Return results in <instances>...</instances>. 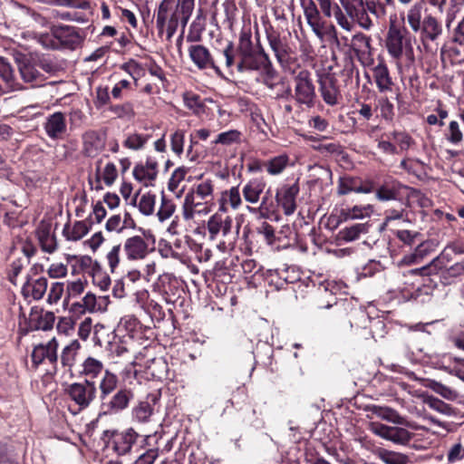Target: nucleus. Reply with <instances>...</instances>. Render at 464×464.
Instances as JSON below:
<instances>
[{"mask_svg": "<svg viewBox=\"0 0 464 464\" xmlns=\"http://www.w3.org/2000/svg\"><path fill=\"white\" fill-rule=\"evenodd\" d=\"M214 183L210 179H201L186 193L182 204V216L185 220H191L196 215L205 216L211 211Z\"/></svg>", "mask_w": 464, "mask_h": 464, "instance_id": "obj_1", "label": "nucleus"}, {"mask_svg": "<svg viewBox=\"0 0 464 464\" xmlns=\"http://www.w3.org/2000/svg\"><path fill=\"white\" fill-rule=\"evenodd\" d=\"M423 6L416 3L407 12L406 20L414 33L420 34L421 44L426 46L430 42L437 41L442 34V25L432 14H426L422 18Z\"/></svg>", "mask_w": 464, "mask_h": 464, "instance_id": "obj_2", "label": "nucleus"}, {"mask_svg": "<svg viewBox=\"0 0 464 464\" xmlns=\"http://www.w3.org/2000/svg\"><path fill=\"white\" fill-rule=\"evenodd\" d=\"M195 0H179L175 10L171 15L168 16V12L170 10L175 0H162L159 6L157 14V24L163 27L168 24L169 34L171 35L177 29L179 23L185 27L191 16L194 9Z\"/></svg>", "mask_w": 464, "mask_h": 464, "instance_id": "obj_3", "label": "nucleus"}, {"mask_svg": "<svg viewBox=\"0 0 464 464\" xmlns=\"http://www.w3.org/2000/svg\"><path fill=\"white\" fill-rule=\"evenodd\" d=\"M385 47L390 56L399 62L402 56L413 62L414 53L411 39L407 30L391 24L385 39Z\"/></svg>", "mask_w": 464, "mask_h": 464, "instance_id": "obj_4", "label": "nucleus"}, {"mask_svg": "<svg viewBox=\"0 0 464 464\" xmlns=\"http://www.w3.org/2000/svg\"><path fill=\"white\" fill-rule=\"evenodd\" d=\"M51 34H42L40 43L46 48L75 49L82 42L77 29L69 25L53 26Z\"/></svg>", "mask_w": 464, "mask_h": 464, "instance_id": "obj_5", "label": "nucleus"}, {"mask_svg": "<svg viewBox=\"0 0 464 464\" xmlns=\"http://www.w3.org/2000/svg\"><path fill=\"white\" fill-rule=\"evenodd\" d=\"M404 425L388 426L382 422L372 421L369 430L376 436L392 441L396 445L405 446L410 443L413 433L403 427Z\"/></svg>", "mask_w": 464, "mask_h": 464, "instance_id": "obj_6", "label": "nucleus"}, {"mask_svg": "<svg viewBox=\"0 0 464 464\" xmlns=\"http://www.w3.org/2000/svg\"><path fill=\"white\" fill-rule=\"evenodd\" d=\"M315 97L311 73L306 70L300 71L295 77L294 99L300 106L312 108L314 105Z\"/></svg>", "mask_w": 464, "mask_h": 464, "instance_id": "obj_7", "label": "nucleus"}, {"mask_svg": "<svg viewBox=\"0 0 464 464\" xmlns=\"http://www.w3.org/2000/svg\"><path fill=\"white\" fill-rule=\"evenodd\" d=\"M68 397L78 406L84 410L96 398L97 387L93 381L85 380L82 382H73L66 390Z\"/></svg>", "mask_w": 464, "mask_h": 464, "instance_id": "obj_8", "label": "nucleus"}, {"mask_svg": "<svg viewBox=\"0 0 464 464\" xmlns=\"http://www.w3.org/2000/svg\"><path fill=\"white\" fill-rule=\"evenodd\" d=\"M233 218L228 213L218 210L207 221L206 229L210 240H218L220 237H228L232 233Z\"/></svg>", "mask_w": 464, "mask_h": 464, "instance_id": "obj_9", "label": "nucleus"}, {"mask_svg": "<svg viewBox=\"0 0 464 464\" xmlns=\"http://www.w3.org/2000/svg\"><path fill=\"white\" fill-rule=\"evenodd\" d=\"M272 64L267 53L264 49L252 51L239 55V61L237 63V69L239 72L250 71H264Z\"/></svg>", "mask_w": 464, "mask_h": 464, "instance_id": "obj_10", "label": "nucleus"}, {"mask_svg": "<svg viewBox=\"0 0 464 464\" xmlns=\"http://www.w3.org/2000/svg\"><path fill=\"white\" fill-rule=\"evenodd\" d=\"M59 343L55 337H53L46 343H40L34 346L32 352V361L34 365L49 363L56 371Z\"/></svg>", "mask_w": 464, "mask_h": 464, "instance_id": "obj_11", "label": "nucleus"}, {"mask_svg": "<svg viewBox=\"0 0 464 464\" xmlns=\"http://www.w3.org/2000/svg\"><path fill=\"white\" fill-rule=\"evenodd\" d=\"M17 63L21 78L24 82L34 87L41 85L46 80V76L33 57L24 56L17 60Z\"/></svg>", "mask_w": 464, "mask_h": 464, "instance_id": "obj_12", "label": "nucleus"}, {"mask_svg": "<svg viewBox=\"0 0 464 464\" xmlns=\"http://www.w3.org/2000/svg\"><path fill=\"white\" fill-rule=\"evenodd\" d=\"M159 173L158 161L148 157L144 162L136 164L132 169V175L138 182L145 187L153 186Z\"/></svg>", "mask_w": 464, "mask_h": 464, "instance_id": "obj_13", "label": "nucleus"}, {"mask_svg": "<svg viewBox=\"0 0 464 464\" xmlns=\"http://www.w3.org/2000/svg\"><path fill=\"white\" fill-rule=\"evenodd\" d=\"M123 251L128 260L140 261L145 259L151 249L144 237L132 236L125 239Z\"/></svg>", "mask_w": 464, "mask_h": 464, "instance_id": "obj_14", "label": "nucleus"}, {"mask_svg": "<svg viewBox=\"0 0 464 464\" xmlns=\"http://www.w3.org/2000/svg\"><path fill=\"white\" fill-rule=\"evenodd\" d=\"M188 55L192 63L199 70L212 69L216 73L221 72L209 50L202 44H194L188 47Z\"/></svg>", "mask_w": 464, "mask_h": 464, "instance_id": "obj_15", "label": "nucleus"}, {"mask_svg": "<svg viewBox=\"0 0 464 464\" xmlns=\"http://www.w3.org/2000/svg\"><path fill=\"white\" fill-rule=\"evenodd\" d=\"M299 193L297 183L284 185L276 194V199L284 210L285 215L290 216L296 209V197Z\"/></svg>", "mask_w": 464, "mask_h": 464, "instance_id": "obj_16", "label": "nucleus"}, {"mask_svg": "<svg viewBox=\"0 0 464 464\" xmlns=\"http://www.w3.org/2000/svg\"><path fill=\"white\" fill-rule=\"evenodd\" d=\"M134 394L129 388H121L117 391L110 399L109 401L102 404L105 409V413H119L130 405Z\"/></svg>", "mask_w": 464, "mask_h": 464, "instance_id": "obj_17", "label": "nucleus"}, {"mask_svg": "<svg viewBox=\"0 0 464 464\" xmlns=\"http://www.w3.org/2000/svg\"><path fill=\"white\" fill-rule=\"evenodd\" d=\"M302 7L304 9V14L305 20L309 26L312 28V31L318 37L323 36V30L324 27V22L321 16L320 11L314 3V0H304L302 3Z\"/></svg>", "mask_w": 464, "mask_h": 464, "instance_id": "obj_18", "label": "nucleus"}, {"mask_svg": "<svg viewBox=\"0 0 464 464\" xmlns=\"http://www.w3.org/2000/svg\"><path fill=\"white\" fill-rule=\"evenodd\" d=\"M372 77L381 93L392 91L394 82L391 76L390 70L382 58H379L378 63L372 68Z\"/></svg>", "mask_w": 464, "mask_h": 464, "instance_id": "obj_19", "label": "nucleus"}, {"mask_svg": "<svg viewBox=\"0 0 464 464\" xmlns=\"http://www.w3.org/2000/svg\"><path fill=\"white\" fill-rule=\"evenodd\" d=\"M319 85L324 102L330 106L336 105L341 96L334 77L329 74L322 75L319 78Z\"/></svg>", "mask_w": 464, "mask_h": 464, "instance_id": "obj_20", "label": "nucleus"}, {"mask_svg": "<svg viewBox=\"0 0 464 464\" xmlns=\"http://www.w3.org/2000/svg\"><path fill=\"white\" fill-rule=\"evenodd\" d=\"M367 411L371 413V417H376L395 425H408L407 418L389 406L370 405Z\"/></svg>", "mask_w": 464, "mask_h": 464, "instance_id": "obj_21", "label": "nucleus"}, {"mask_svg": "<svg viewBox=\"0 0 464 464\" xmlns=\"http://www.w3.org/2000/svg\"><path fill=\"white\" fill-rule=\"evenodd\" d=\"M138 437V432L132 428H129L121 432H114L113 450L118 455L129 453Z\"/></svg>", "mask_w": 464, "mask_h": 464, "instance_id": "obj_22", "label": "nucleus"}, {"mask_svg": "<svg viewBox=\"0 0 464 464\" xmlns=\"http://www.w3.org/2000/svg\"><path fill=\"white\" fill-rule=\"evenodd\" d=\"M218 203V210L226 213H227L229 208L233 210L238 209L243 203L238 186L223 190L220 193Z\"/></svg>", "mask_w": 464, "mask_h": 464, "instance_id": "obj_23", "label": "nucleus"}, {"mask_svg": "<svg viewBox=\"0 0 464 464\" xmlns=\"http://www.w3.org/2000/svg\"><path fill=\"white\" fill-rule=\"evenodd\" d=\"M47 136L51 139H60L66 131V122L63 113L57 111L46 118L44 124Z\"/></svg>", "mask_w": 464, "mask_h": 464, "instance_id": "obj_24", "label": "nucleus"}, {"mask_svg": "<svg viewBox=\"0 0 464 464\" xmlns=\"http://www.w3.org/2000/svg\"><path fill=\"white\" fill-rule=\"evenodd\" d=\"M82 151L85 156L91 158L99 155L105 146L104 138L94 130L85 132L82 136Z\"/></svg>", "mask_w": 464, "mask_h": 464, "instance_id": "obj_25", "label": "nucleus"}, {"mask_svg": "<svg viewBox=\"0 0 464 464\" xmlns=\"http://www.w3.org/2000/svg\"><path fill=\"white\" fill-rule=\"evenodd\" d=\"M266 187V182L262 178L249 179L242 188L244 199L250 204L258 203Z\"/></svg>", "mask_w": 464, "mask_h": 464, "instance_id": "obj_26", "label": "nucleus"}, {"mask_svg": "<svg viewBox=\"0 0 464 464\" xmlns=\"http://www.w3.org/2000/svg\"><path fill=\"white\" fill-rule=\"evenodd\" d=\"M0 77L4 82L2 86L6 92L24 89L23 85L14 78L10 63L3 57H0Z\"/></svg>", "mask_w": 464, "mask_h": 464, "instance_id": "obj_27", "label": "nucleus"}, {"mask_svg": "<svg viewBox=\"0 0 464 464\" xmlns=\"http://www.w3.org/2000/svg\"><path fill=\"white\" fill-rule=\"evenodd\" d=\"M36 236L44 252L52 254L57 249L56 237L52 233L50 226L45 224L40 225L36 230Z\"/></svg>", "mask_w": 464, "mask_h": 464, "instance_id": "obj_28", "label": "nucleus"}, {"mask_svg": "<svg viewBox=\"0 0 464 464\" xmlns=\"http://www.w3.org/2000/svg\"><path fill=\"white\" fill-rule=\"evenodd\" d=\"M105 370L102 361L92 356H88L81 364L80 374L84 376L85 380L93 381L100 375H102Z\"/></svg>", "mask_w": 464, "mask_h": 464, "instance_id": "obj_29", "label": "nucleus"}, {"mask_svg": "<svg viewBox=\"0 0 464 464\" xmlns=\"http://www.w3.org/2000/svg\"><path fill=\"white\" fill-rule=\"evenodd\" d=\"M119 382L118 376L106 369L102 375L99 382L100 398L103 401L111 394L117 388Z\"/></svg>", "mask_w": 464, "mask_h": 464, "instance_id": "obj_30", "label": "nucleus"}, {"mask_svg": "<svg viewBox=\"0 0 464 464\" xmlns=\"http://www.w3.org/2000/svg\"><path fill=\"white\" fill-rule=\"evenodd\" d=\"M81 347L82 345L78 340H72L63 348L60 356L63 367L71 369L75 364Z\"/></svg>", "mask_w": 464, "mask_h": 464, "instance_id": "obj_31", "label": "nucleus"}, {"mask_svg": "<svg viewBox=\"0 0 464 464\" xmlns=\"http://www.w3.org/2000/svg\"><path fill=\"white\" fill-rule=\"evenodd\" d=\"M90 230V225L86 221H76L72 226L65 225L63 235L69 241H78L85 237Z\"/></svg>", "mask_w": 464, "mask_h": 464, "instance_id": "obj_32", "label": "nucleus"}, {"mask_svg": "<svg viewBox=\"0 0 464 464\" xmlns=\"http://www.w3.org/2000/svg\"><path fill=\"white\" fill-rule=\"evenodd\" d=\"M368 231L369 225L367 223H358L341 229L339 237L346 242H352L358 239L362 234L368 233Z\"/></svg>", "mask_w": 464, "mask_h": 464, "instance_id": "obj_33", "label": "nucleus"}, {"mask_svg": "<svg viewBox=\"0 0 464 464\" xmlns=\"http://www.w3.org/2000/svg\"><path fill=\"white\" fill-rule=\"evenodd\" d=\"M268 44L271 50L275 53L279 63H283L286 56V45L281 40V37L276 32H270L266 34Z\"/></svg>", "mask_w": 464, "mask_h": 464, "instance_id": "obj_34", "label": "nucleus"}, {"mask_svg": "<svg viewBox=\"0 0 464 464\" xmlns=\"http://www.w3.org/2000/svg\"><path fill=\"white\" fill-rule=\"evenodd\" d=\"M289 163V157L286 154L276 156L266 161L264 166L268 174L276 176L281 174Z\"/></svg>", "mask_w": 464, "mask_h": 464, "instance_id": "obj_35", "label": "nucleus"}, {"mask_svg": "<svg viewBox=\"0 0 464 464\" xmlns=\"http://www.w3.org/2000/svg\"><path fill=\"white\" fill-rule=\"evenodd\" d=\"M153 413V407L148 401H140L131 411L132 420L139 423H147Z\"/></svg>", "mask_w": 464, "mask_h": 464, "instance_id": "obj_36", "label": "nucleus"}, {"mask_svg": "<svg viewBox=\"0 0 464 464\" xmlns=\"http://www.w3.org/2000/svg\"><path fill=\"white\" fill-rule=\"evenodd\" d=\"M47 279L45 277H39L32 283H27L24 286V292L32 295L34 300H40L47 290Z\"/></svg>", "mask_w": 464, "mask_h": 464, "instance_id": "obj_37", "label": "nucleus"}, {"mask_svg": "<svg viewBox=\"0 0 464 464\" xmlns=\"http://www.w3.org/2000/svg\"><path fill=\"white\" fill-rule=\"evenodd\" d=\"M150 139V136L149 134L139 132L129 133L123 141V146L129 150H139L143 149Z\"/></svg>", "mask_w": 464, "mask_h": 464, "instance_id": "obj_38", "label": "nucleus"}, {"mask_svg": "<svg viewBox=\"0 0 464 464\" xmlns=\"http://www.w3.org/2000/svg\"><path fill=\"white\" fill-rule=\"evenodd\" d=\"M373 212V207L370 204L365 206H353V208L343 210V216L345 220L363 219L371 217Z\"/></svg>", "mask_w": 464, "mask_h": 464, "instance_id": "obj_39", "label": "nucleus"}, {"mask_svg": "<svg viewBox=\"0 0 464 464\" xmlns=\"http://www.w3.org/2000/svg\"><path fill=\"white\" fill-rule=\"evenodd\" d=\"M121 68L131 76L136 86L140 78L145 75L146 72V63H141L133 59L123 63Z\"/></svg>", "mask_w": 464, "mask_h": 464, "instance_id": "obj_40", "label": "nucleus"}, {"mask_svg": "<svg viewBox=\"0 0 464 464\" xmlns=\"http://www.w3.org/2000/svg\"><path fill=\"white\" fill-rule=\"evenodd\" d=\"M243 134L237 130H229L219 133L216 140L213 141L214 144H221L224 146H230L233 144H239L242 142Z\"/></svg>", "mask_w": 464, "mask_h": 464, "instance_id": "obj_41", "label": "nucleus"}, {"mask_svg": "<svg viewBox=\"0 0 464 464\" xmlns=\"http://www.w3.org/2000/svg\"><path fill=\"white\" fill-rule=\"evenodd\" d=\"M176 211V205L172 201L166 198L164 195L161 196L160 198V206L156 213V216L160 222L163 223L166 220L169 219Z\"/></svg>", "mask_w": 464, "mask_h": 464, "instance_id": "obj_42", "label": "nucleus"}, {"mask_svg": "<svg viewBox=\"0 0 464 464\" xmlns=\"http://www.w3.org/2000/svg\"><path fill=\"white\" fill-rule=\"evenodd\" d=\"M377 455L386 464H407L408 457L402 453L380 449Z\"/></svg>", "mask_w": 464, "mask_h": 464, "instance_id": "obj_43", "label": "nucleus"}, {"mask_svg": "<svg viewBox=\"0 0 464 464\" xmlns=\"http://www.w3.org/2000/svg\"><path fill=\"white\" fill-rule=\"evenodd\" d=\"M147 368L153 378L163 379L167 376L168 363L162 357L151 360Z\"/></svg>", "mask_w": 464, "mask_h": 464, "instance_id": "obj_44", "label": "nucleus"}, {"mask_svg": "<svg viewBox=\"0 0 464 464\" xmlns=\"http://www.w3.org/2000/svg\"><path fill=\"white\" fill-rule=\"evenodd\" d=\"M156 196L152 193L142 194L138 202V208L144 216H150L154 213Z\"/></svg>", "mask_w": 464, "mask_h": 464, "instance_id": "obj_45", "label": "nucleus"}, {"mask_svg": "<svg viewBox=\"0 0 464 464\" xmlns=\"http://www.w3.org/2000/svg\"><path fill=\"white\" fill-rule=\"evenodd\" d=\"M55 315L53 312H41L35 318V328L37 330L48 331L53 326Z\"/></svg>", "mask_w": 464, "mask_h": 464, "instance_id": "obj_46", "label": "nucleus"}, {"mask_svg": "<svg viewBox=\"0 0 464 464\" xmlns=\"http://www.w3.org/2000/svg\"><path fill=\"white\" fill-rule=\"evenodd\" d=\"M390 135L392 139L395 141V145L399 150V153L401 151L409 150L410 147L413 144L412 138L405 131L394 130Z\"/></svg>", "mask_w": 464, "mask_h": 464, "instance_id": "obj_47", "label": "nucleus"}, {"mask_svg": "<svg viewBox=\"0 0 464 464\" xmlns=\"http://www.w3.org/2000/svg\"><path fill=\"white\" fill-rule=\"evenodd\" d=\"M358 179L353 177H342L338 180L337 194L340 196L349 194L351 192L357 193Z\"/></svg>", "mask_w": 464, "mask_h": 464, "instance_id": "obj_48", "label": "nucleus"}, {"mask_svg": "<svg viewBox=\"0 0 464 464\" xmlns=\"http://www.w3.org/2000/svg\"><path fill=\"white\" fill-rule=\"evenodd\" d=\"M86 281L82 279H77L75 281H70L66 285V293L64 301L66 304L69 302L71 298H75L83 293L85 288Z\"/></svg>", "mask_w": 464, "mask_h": 464, "instance_id": "obj_49", "label": "nucleus"}, {"mask_svg": "<svg viewBox=\"0 0 464 464\" xmlns=\"http://www.w3.org/2000/svg\"><path fill=\"white\" fill-rule=\"evenodd\" d=\"M121 244H117L112 246L106 254V261L109 266L110 271L113 274L115 273L117 267L121 262Z\"/></svg>", "mask_w": 464, "mask_h": 464, "instance_id": "obj_50", "label": "nucleus"}, {"mask_svg": "<svg viewBox=\"0 0 464 464\" xmlns=\"http://www.w3.org/2000/svg\"><path fill=\"white\" fill-rule=\"evenodd\" d=\"M184 142H185V130H176L170 135V148H171V150L178 157H180L183 154Z\"/></svg>", "mask_w": 464, "mask_h": 464, "instance_id": "obj_51", "label": "nucleus"}, {"mask_svg": "<svg viewBox=\"0 0 464 464\" xmlns=\"http://www.w3.org/2000/svg\"><path fill=\"white\" fill-rule=\"evenodd\" d=\"M440 270V277L446 284H450V279L464 276V261L455 263L450 267L445 269L441 268Z\"/></svg>", "mask_w": 464, "mask_h": 464, "instance_id": "obj_52", "label": "nucleus"}, {"mask_svg": "<svg viewBox=\"0 0 464 464\" xmlns=\"http://www.w3.org/2000/svg\"><path fill=\"white\" fill-rule=\"evenodd\" d=\"M237 49L239 55L255 50L252 44L251 32L249 30H242L240 32Z\"/></svg>", "mask_w": 464, "mask_h": 464, "instance_id": "obj_53", "label": "nucleus"}, {"mask_svg": "<svg viewBox=\"0 0 464 464\" xmlns=\"http://www.w3.org/2000/svg\"><path fill=\"white\" fill-rule=\"evenodd\" d=\"M430 388L447 400H455L457 398V392L441 382L431 381Z\"/></svg>", "mask_w": 464, "mask_h": 464, "instance_id": "obj_54", "label": "nucleus"}, {"mask_svg": "<svg viewBox=\"0 0 464 464\" xmlns=\"http://www.w3.org/2000/svg\"><path fill=\"white\" fill-rule=\"evenodd\" d=\"M64 293V285L61 282L52 284L48 295L47 303L51 305L56 304L62 298Z\"/></svg>", "mask_w": 464, "mask_h": 464, "instance_id": "obj_55", "label": "nucleus"}, {"mask_svg": "<svg viewBox=\"0 0 464 464\" xmlns=\"http://www.w3.org/2000/svg\"><path fill=\"white\" fill-rule=\"evenodd\" d=\"M110 111L118 118L130 119L134 116L133 106L130 102L111 106Z\"/></svg>", "mask_w": 464, "mask_h": 464, "instance_id": "obj_56", "label": "nucleus"}, {"mask_svg": "<svg viewBox=\"0 0 464 464\" xmlns=\"http://www.w3.org/2000/svg\"><path fill=\"white\" fill-rule=\"evenodd\" d=\"M75 322L72 317H60L56 325L57 332L65 336L71 335L74 331Z\"/></svg>", "mask_w": 464, "mask_h": 464, "instance_id": "obj_57", "label": "nucleus"}, {"mask_svg": "<svg viewBox=\"0 0 464 464\" xmlns=\"http://www.w3.org/2000/svg\"><path fill=\"white\" fill-rule=\"evenodd\" d=\"M118 177L117 168L114 163L108 162L101 172V178L107 186L114 183Z\"/></svg>", "mask_w": 464, "mask_h": 464, "instance_id": "obj_58", "label": "nucleus"}, {"mask_svg": "<svg viewBox=\"0 0 464 464\" xmlns=\"http://www.w3.org/2000/svg\"><path fill=\"white\" fill-rule=\"evenodd\" d=\"M446 138L452 144H459L462 141L463 134L460 130L459 124L456 121L450 122Z\"/></svg>", "mask_w": 464, "mask_h": 464, "instance_id": "obj_59", "label": "nucleus"}, {"mask_svg": "<svg viewBox=\"0 0 464 464\" xmlns=\"http://www.w3.org/2000/svg\"><path fill=\"white\" fill-rule=\"evenodd\" d=\"M464 459V444L459 442L454 443L448 450L447 459L449 463H456Z\"/></svg>", "mask_w": 464, "mask_h": 464, "instance_id": "obj_60", "label": "nucleus"}, {"mask_svg": "<svg viewBox=\"0 0 464 464\" xmlns=\"http://www.w3.org/2000/svg\"><path fill=\"white\" fill-rule=\"evenodd\" d=\"M366 9L377 19H383L386 16V7L383 3L376 0H368L365 3Z\"/></svg>", "mask_w": 464, "mask_h": 464, "instance_id": "obj_61", "label": "nucleus"}, {"mask_svg": "<svg viewBox=\"0 0 464 464\" xmlns=\"http://www.w3.org/2000/svg\"><path fill=\"white\" fill-rule=\"evenodd\" d=\"M428 405L431 409H433V410L437 411L438 412H440L444 415L451 416L454 414L453 408L439 399L430 398L428 401Z\"/></svg>", "mask_w": 464, "mask_h": 464, "instance_id": "obj_62", "label": "nucleus"}, {"mask_svg": "<svg viewBox=\"0 0 464 464\" xmlns=\"http://www.w3.org/2000/svg\"><path fill=\"white\" fill-rule=\"evenodd\" d=\"M384 135L382 136L380 140H377V148L384 154L387 155H396L399 154V150L397 146L391 142L390 139L391 135H388V140L383 139Z\"/></svg>", "mask_w": 464, "mask_h": 464, "instance_id": "obj_63", "label": "nucleus"}, {"mask_svg": "<svg viewBox=\"0 0 464 464\" xmlns=\"http://www.w3.org/2000/svg\"><path fill=\"white\" fill-rule=\"evenodd\" d=\"M400 165L409 173H411L415 176H419V172L423 168V163L420 160L411 159L402 160Z\"/></svg>", "mask_w": 464, "mask_h": 464, "instance_id": "obj_64", "label": "nucleus"}]
</instances>
